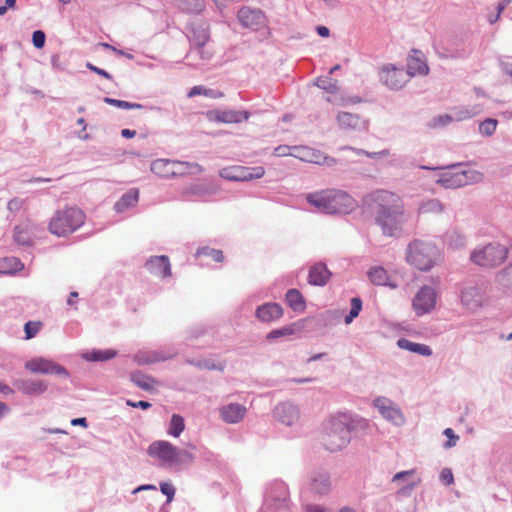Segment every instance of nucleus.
I'll return each mask as SVG.
<instances>
[{"label": "nucleus", "mask_w": 512, "mask_h": 512, "mask_svg": "<svg viewBox=\"0 0 512 512\" xmlns=\"http://www.w3.org/2000/svg\"><path fill=\"white\" fill-rule=\"evenodd\" d=\"M117 355V351L114 349L98 350V361H106L114 358Z\"/></svg>", "instance_id": "3c124183"}, {"label": "nucleus", "mask_w": 512, "mask_h": 512, "mask_svg": "<svg viewBox=\"0 0 512 512\" xmlns=\"http://www.w3.org/2000/svg\"><path fill=\"white\" fill-rule=\"evenodd\" d=\"M315 84L329 92H336L338 90L337 81H332L329 77H318Z\"/></svg>", "instance_id": "ea45409f"}, {"label": "nucleus", "mask_w": 512, "mask_h": 512, "mask_svg": "<svg viewBox=\"0 0 512 512\" xmlns=\"http://www.w3.org/2000/svg\"><path fill=\"white\" fill-rule=\"evenodd\" d=\"M453 121V117L450 115H440L436 118H434L430 124L431 127H441L445 126Z\"/></svg>", "instance_id": "de8ad7c7"}, {"label": "nucleus", "mask_w": 512, "mask_h": 512, "mask_svg": "<svg viewBox=\"0 0 512 512\" xmlns=\"http://www.w3.org/2000/svg\"><path fill=\"white\" fill-rule=\"evenodd\" d=\"M474 115H476L475 111H469L468 109L461 108V109H455L454 116H452V117H453V120L462 121L465 119H469V118L473 117Z\"/></svg>", "instance_id": "49530a36"}, {"label": "nucleus", "mask_w": 512, "mask_h": 512, "mask_svg": "<svg viewBox=\"0 0 512 512\" xmlns=\"http://www.w3.org/2000/svg\"><path fill=\"white\" fill-rule=\"evenodd\" d=\"M511 0H502L499 2L497 7V15L495 16V19H490V23H495L498 19L502 11L506 8L507 5H509Z\"/></svg>", "instance_id": "13d9d810"}, {"label": "nucleus", "mask_w": 512, "mask_h": 512, "mask_svg": "<svg viewBox=\"0 0 512 512\" xmlns=\"http://www.w3.org/2000/svg\"><path fill=\"white\" fill-rule=\"evenodd\" d=\"M307 512H325V509L317 505H308L306 508Z\"/></svg>", "instance_id": "338daca9"}, {"label": "nucleus", "mask_w": 512, "mask_h": 512, "mask_svg": "<svg viewBox=\"0 0 512 512\" xmlns=\"http://www.w3.org/2000/svg\"><path fill=\"white\" fill-rule=\"evenodd\" d=\"M161 492L167 496V502L170 503L175 495V488L172 484L162 483L160 485Z\"/></svg>", "instance_id": "8fccbe9b"}, {"label": "nucleus", "mask_w": 512, "mask_h": 512, "mask_svg": "<svg viewBox=\"0 0 512 512\" xmlns=\"http://www.w3.org/2000/svg\"><path fill=\"white\" fill-rule=\"evenodd\" d=\"M167 359V357L160 356L157 352L139 353L135 356V360L138 362V364L141 365L152 364L160 361H165Z\"/></svg>", "instance_id": "f704fd0d"}, {"label": "nucleus", "mask_w": 512, "mask_h": 512, "mask_svg": "<svg viewBox=\"0 0 512 512\" xmlns=\"http://www.w3.org/2000/svg\"><path fill=\"white\" fill-rule=\"evenodd\" d=\"M428 71L429 68L424 60V55L420 51L414 50L408 57L406 72L409 73L411 77L415 75H426Z\"/></svg>", "instance_id": "6ab92c4d"}, {"label": "nucleus", "mask_w": 512, "mask_h": 512, "mask_svg": "<svg viewBox=\"0 0 512 512\" xmlns=\"http://www.w3.org/2000/svg\"><path fill=\"white\" fill-rule=\"evenodd\" d=\"M205 116L210 122L237 124L246 121L250 115L247 111L214 109L207 111Z\"/></svg>", "instance_id": "1a4fd4ad"}, {"label": "nucleus", "mask_w": 512, "mask_h": 512, "mask_svg": "<svg viewBox=\"0 0 512 512\" xmlns=\"http://www.w3.org/2000/svg\"><path fill=\"white\" fill-rule=\"evenodd\" d=\"M317 33L321 37H328L329 36V29L326 26H318L317 27Z\"/></svg>", "instance_id": "0e129e2a"}, {"label": "nucleus", "mask_w": 512, "mask_h": 512, "mask_svg": "<svg viewBox=\"0 0 512 512\" xmlns=\"http://www.w3.org/2000/svg\"><path fill=\"white\" fill-rule=\"evenodd\" d=\"M362 309V301L360 298L355 297L351 300V310L349 315L345 317V322L349 324L354 318H356Z\"/></svg>", "instance_id": "79ce46f5"}, {"label": "nucleus", "mask_w": 512, "mask_h": 512, "mask_svg": "<svg viewBox=\"0 0 512 512\" xmlns=\"http://www.w3.org/2000/svg\"><path fill=\"white\" fill-rule=\"evenodd\" d=\"M367 275L369 280L375 285H386L396 288V285L389 282L387 271L382 267H372Z\"/></svg>", "instance_id": "c85d7f7f"}, {"label": "nucleus", "mask_w": 512, "mask_h": 512, "mask_svg": "<svg viewBox=\"0 0 512 512\" xmlns=\"http://www.w3.org/2000/svg\"><path fill=\"white\" fill-rule=\"evenodd\" d=\"M375 407L379 410L380 414L396 425L404 423V416L402 412L394 406L391 400L385 397H378L374 400Z\"/></svg>", "instance_id": "ddd939ff"}, {"label": "nucleus", "mask_w": 512, "mask_h": 512, "mask_svg": "<svg viewBox=\"0 0 512 512\" xmlns=\"http://www.w3.org/2000/svg\"><path fill=\"white\" fill-rule=\"evenodd\" d=\"M139 198V192L138 190H130L127 193H125L121 199L115 204V209L118 212H123L124 210L134 206Z\"/></svg>", "instance_id": "2f4dec72"}, {"label": "nucleus", "mask_w": 512, "mask_h": 512, "mask_svg": "<svg viewBox=\"0 0 512 512\" xmlns=\"http://www.w3.org/2000/svg\"><path fill=\"white\" fill-rule=\"evenodd\" d=\"M371 207L375 223L382 233L395 236L401 231L406 221L405 207L399 195L380 190L370 195Z\"/></svg>", "instance_id": "f257e3e1"}, {"label": "nucleus", "mask_w": 512, "mask_h": 512, "mask_svg": "<svg viewBox=\"0 0 512 512\" xmlns=\"http://www.w3.org/2000/svg\"><path fill=\"white\" fill-rule=\"evenodd\" d=\"M187 10L190 13H200L204 10V0H186Z\"/></svg>", "instance_id": "a18cd8bd"}, {"label": "nucleus", "mask_w": 512, "mask_h": 512, "mask_svg": "<svg viewBox=\"0 0 512 512\" xmlns=\"http://www.w3.org/2000/svg\"><path fill=\"white\" fill-rule=\"evenodd\" d=\"M307 203L316 210L328 214L350 213L357 207V202L348 193L337 189H326L305 196Z\"/></svg>", "instance_id": "f03ea898"}, {"label": "nucleus", "mask_w": 512, "mask_h": 512, "mask_svg": "<svg viewBox=\"0 0 512 512\" xmlns=\"http://www.w3.org/2000/svg\"><path fill=\"white\" fill-rule=\"evenodd\" d=\"M497 127V120L488 118L479 125V131L481 134L491 136Z\"/></svg>", "instance_id": "37998d69"}, {"label": "nucleus", "mask_w": 512, "mask_h": 512, "mask_svg": "<svg viewBox=\"0 0 512 512\" xmlns=\"http://www.w3.org/2000/svg\"><path fill=\"white\" fill-rule=\"evenodd\" d=\"M23 268L24 265L16 257H5L0 260V273L2 274H14Z\"/></svg>", "instance_id": "7c9ffc66"}, {"label": "nucleus", "mask_w": 512, "mask_h": 512, "mask_svg": "<svg viewBox=\"0 0 512 512\" xmlns=\"http://www.w3.org/2000/svg\"><path fill=\"white\" fill-rule=\"evenodd\" d=\"M436 304V293L431 287H423L413 300V308L417 315L431 311Z\"/></svg>", "instance_id": "9d476101"}, {"label": "nucleus", "mask_w": 512, "mask_h": 512, "mask_svg": "<svg viewBox=\"0 0 512 512\" xmlns=\"http://www.w3.org/2000/svg\"><path fill=\"white\" fill-rule=\"evenodd\" d=\"M15 385L19 391L28 395L41 394L47 389V385L42 381L18 380Z\"/></svg>", "instance_id": "393cba45"}, {"label": "nucleus", "mask_w": 512, "mask_h": 512, "mask_svg": "<svg viewBox=\"0 0 512 512\" xmlns=\"http://www.w3.org/2000/svg\"><path fill=\"white\" fill-rule=\"evenodd\" d=\"M351 417L337 414L331 417L324 427L323 444L327 450L335 452L344 448L350 441Z\"/></svg>", "instance_id": "7ed1b4c3"}, {"label": "nucleus", "mask_w": 512, "mask_h": 512, "mask_svg": "<svg viewBox=\"0 0 512 512\" xmlns=\"http://www.w3.org/2000/svg\"><path fill=\"white\" fill-rule=\"evenodd\" d=\"M131 381L138 386L140 389L145 391H151L155 386H158L160 382L152 376L146 375L140 371L133 372L130 376Z\"/></svg>", "instance_id": "bb28decb"}, {"label": "nucleus", "mask_w": 512, "mask_h": 512, "mask_svg": "<svg viewBox=\"0 0 512 512\" xmlns=\"http://www.w3.org/2000/svg\"><path fill=\"white\" fill-rule=\"evenodd\" d=\"M286 301L294 311L303 312L306 308L305 299L297 289H290L287 291Z\"/></svg>", "instance_id": "c756f323"}, {"label": "nucleus", "mask_w": 512, "mask_h": 512, "mask_svg": "<svg viewBox=\"0 0 512 512\" xmlns=\"http://www.w3.org/2000/svg\"><path fill=\"white\" fill-rule=\"evenodd\" d=\"M147 453L150 457L157 459L161 464L177 465L181 463H191L193 456L185 450H179L169 441L156 440L152 442Z\"/></svg>", "instance_id": "39448f33"}, {"label": "nucleus", "mask_w": 512, "mask_h": 512, "mask_svg": "<svg viewBox=\"0 0 512 512\" xmlns=\"http://www.w3.org/2000/svg\"><path fill=\"white\" fill-rule=\"evenodd\" d=\"M444 211L443 204L437 199L423 201L419 208L418 214L429 219L436 218Z\"/></svg>", "instance_id": "5701e85b"}, {"label": "nucleus", "mask_w": 512, "mask_h": 512, "mask_svg": "<svg viewBox=\"0 0 512 512\" xmlns=\"http://www.w3.org/2000/svg\"><path fill=\"white\" fill-rule=\"evenodd\" d=\"M246 414V408L238 403H230L220 409V416L226 423L235 424L240 422Z\"/></svg>", "instance_id": "aec40b11"}, {"label": "nucleus", "mask_w": 512, "mask_h": 512, "mask_svg": "<svg viewBox=\"0 0 512 512\" xmlns=\"http://www.w3.org/2000/svg\"><path fill=\"white\" fill-rule=\"evenodd\" d=\"M413 471H402V472H398L396 473L393 478H392V481L393 482H397L399 480H401V478H406L407 476H409L410 474H412Z\"/></svg>", "instance_id": "052dcab7"}, {"label": "nucleus", "mask_w": 512, "mask_h": 512, "mask_svg": "<svg viewBox=\"0 0 512 512\" xmlns=\"http://www.w3.org/2000/svg\"><path fill=\"white\" fill-rule=\"evenodd\" d=\"M483 295L475 287H469L462 291L461 301L469 310H476L483 304Z\"/></svg>", "instance_id": "4be33fe9"}, {"label": "nucleus", "mask_w": 512, "mask_h": 512, "mask_svg": "<svg viewBox=\"0 0 512 512\" xmlns=\"http://www.w3.org/2000/svg\"><path fill=\"white\" fill-rule=\"evenodd\" d=\"M0 392L5 395H8L13 393V389H11L8 385L0 383Z\"/></svg>", "instance_id": "774afa93"}, {"label": "nucleus", "mask_w": 512, "mask_h": 512, "mask_svg": "<svg viewBox=\"0 0 512 512\" xmlns=\"http://www.w3.org/2000/svg\"><path fill=\"white\" fill-rule=\"evenodd\" d=\"M440 480L445 485H451L454 482L452 471L448 468L443 469L440 474Z\"/></svg>", "instance_id": "603ef678"}, {"label": "nucleus", "mask_w": 512, "mask_h": 512, "mask_svg": "<svg viewBox=\"0 0 512 512\" xmlns=\"http://www.w3.org/2000/svg\"><path fill=\"white\" fill-rule=\"evenodd\" d=\"M126 404L130 407H133V408H141V409H148L151 407V403L150 402H147V401H143V400H140V401H132V400H127L126 401Z\"/></svg>", "instance_id": "6e6d98bb"}, {"label": "nucleus", "mask_w": 512, "mask_h": 512, "mask_svg": "<svg viewBox=\"0 0 512 512\" xmlns=\"http://www.w3.org/2000/svg\"><path fill=\"white\" fill-rule=\"evenodd\" d=\"M397 345L401 349L408 350L410 352L417 353L422 356L432 355V349L428 345L421 344V343H414L406 338H400L397 341Z\"/></svg>", "instance_id": "cd10ccee"}, {"label": "nucleus", "mask_w": 512, "mask_h": 512, "mask_svg": "<svg viewBox=\"0 0 512 512\" xmlns=\"http://www.w3.org/2000/svg\"><path fill=\"white\" fill-rule=\"evenodd\" d=\"M42 328V322L40 321H28L24 326L25 338L27 340L36 336V334Z\"/></svg>", "instance_id": "a19ab883"}, {"label": "nucleus", "mask_w": 512, "mask_h": 512, "mask_svg": "<svg viewBox=\"0 0 512 512\" xmlns=\"http://www.w3.org/2000/svg\"><path fill=\"white\" fill-rule=\"evenodd\" d=\"M185 429L184 418L178 414H173L170 420L167 433L175 438L179 437Z\"/></svg>", "instance_id": "473e14b6"}, {"label": "nucleus", "mask_w": 512, "mask_h": 512, "mask_svg": "<svg viewBox=\"0 0 512 512\" xmlns=\"http://www.w3.org/2000/svg\"><path fill=\"white\" fill-rule=\"evenodd\" d=\"M502 277L509 283L512 284V265L507 267L502 273Z\"/></svg>", "instance_id": "680f3d73"}, {"label": "nucleus", "mask_w": 512, "mask_h": 512, "mask_svg": "<svg viewBox=\"0 0 512 512\" xmlns=\"http://www.w3.org/2000/svg\"><path fill=\"white\" fill-rule=\"evenodd\" d=\"M337 121L341 128L344 129H358V128H366V122L360 119L359 116L348 113L341 112L337 116Z\"/></svg>", "instance_id": "a878e982"}, {"label": "nucleus", "mask_w": 512, "mask_h": 512, "mask_svg": "<svg viewBox=\"0 0 512 512\" xmlns=\"http://www.w3.org/2000/svg\"><path fill=\"white\" fill-rule=\"evenodd\" d=\"M381 78L386 86L391 89L398 90L408 82L410 76L409 73L402 68L387 66L383 68Z\"/></svg>", "instance_id": "9b49d317"}, {"label": "nucleus", "mask_w": 512, "mask_h": 512, "mask_svg": "<svg viewBox=\"0 0 512 512\" xmlns=\"http://www.w3.org/2000/svg\"><path fill=\"white\" fill-rule=\"evenodd\" d=\"M147 270L154 276L166 278L171 276L169 258L165 255L152 256L145 264Z\"/></svg>", "instance_id": "f3484780"}, {"label": "nucleus", "mask_w": 512, "mask_h": 512, "mask_svg": "<svg viewBox=\"0 0 512 512\" xmlns=\"http://www.w3.org/2000/svg\"><path fill=\"white\" fill-rule=\"evenodd\" d=\"M330 481L326 474H319L313 479L312 488L319 494H325L329 491Z\"/></svg>", "instance_id": "c9c22d12"}, {"label": "nucleus", "mask_w": 512, "mask_h": 512, "mask_svg": "<svg viewBox=\"0 0 512 512\" xmlns=\"http://www.w3.org/2000/svg\"><path fill=\"white\" fill-rule=\"evenodd\" d=\"M274 416L279 422L291 426L299 421L300 412L295 405L284 402L275 408Z\"/></svg>", "instance_id": "dca6fc26"}, {"label": "nucleus", "mask_w": 512, "mask_h": 512, "mask_svg": "<svg viewBox=\"0 0 512 512\" xmlns=\"http://www.w3.org/2000/svg\"><path fill=\"white\" fill-rule=\"evenodd\" d=\"M196 255L197 256L204 255V256L210 257L215 262H223V260H224V255L221 250L213 249V248H209V247H203V248L199 249L197 251Z\"/></svg>", "instance_id": "e433bc0d"}, {"label": "nucleus", "mask_w": 512, "mask_h": 512, "mask_svg": "<svg viewBox=\"0 0 512 512\" xmlns=\"http://www.w3.org/2000/svg\"><path fill=\"white\" fill-rule=\"evenodd\" d=\"M237 18L243 27L255 30L259 29L265 23V15L263 12L250 7H242L237 13Z\"/></svg>", "instance_id": "4468645a"}, {"label": "nucleus", "mask_w": 512, "mask_h": 512, "mask_svg": "<svg viewBox=\"0 0 512 512\" xmlns=\"http://www.w3.org/2000/svg\"><path fill=\"white\" fill-rule=\"evenodd\" d=\"M289 154L308 163L326 166H334L336 164V159L326 156L321 151L307 146H293L292 152Z\"/></svg>", "instance_id": "6e6552de"}, {"label": "nucleus", "mask_w": 512, "mask_h": 512, "mask_svg": "<svg viewBox=\"0 0 512 512\" xmlns=\"http://www.w3.org/2000/svg\"><path fill=\"white\" fill-rule=\"evenodd\" d=\"M26 369L33 373H42V374H57L66 375L67 372L64 367H62L59 364H56L52 361L43 359V358H36L28 361L25 364Z\"/></svg>", "instance_id": "2eb2a0df"}, {"label": "nucleus", "mask_w": 512, "mask_h": 512, "mask_svg": "<svg viewBox=\"0 0 512 512\" xmlns=\"http://www.w3.org/2000/svg\"><path fill=\"white\" fill-rule=\"evenodd\" d=\"M151 171L159 177H175L182 174L183 163L168 159H157L152 162Z\"/></svg>", "instance_id": "f8f14e48"}, {"label": "nucleus", "mask_w": 512, "mask_h": 512, "mask_svg": "<svg viewBox=\"0 0 512 512\" xmlns=\"http://www.w3.org/2000/svg\"><path fill=\"white\" fill-rule=\"evenodd\" d=\"M211 95V93L207 90H205L202 86H195L193 87L190 92L188 93V96L189 97H193V96H196V95Z\"/></svg>", "instance_id": "4d7b16f0"}, {"label": "nucleus", "mask_w": 512, "mask_h": 512, "mask_svg": "<svg viewBox=\"0 0 512 512\" xmlns=\"http://www.w3.org/2000/svg\"><path fill=\"white\" fill-rule=\"evenodd\" d=\"M104 101L106 103L112 104L123 109H141L143 107L141 104L138 103H130L127 101L116 100L108 97L104 98Z\"/></svg>", "instance_id": "c03bdc74"}, {"label": "nucleus", "mask_w": 512, "mask_h": 512, "mask_svg": "<svg viewBox=\"0 0 512 512\" xmlns=\"http://www.w3.org/2000/svg\"><path fill=\"white\" fill-rule=\"evenodd\" d=\"M468 173L465 171L446 172L439 182L447 188L460 187L468 184Z\"/></svg>", "instance_id": "b1692460"}, {"label": "nucleus", "mask_w": 512, "mask_h": 512, "mask_svg": "<svg viewBox=\"0 0 512 512\" xmlns=\"http://www.w3.org/2000/svg\"><path fill=\"white\" fill-rule=\"evenodd\" d=\"M444 435L448 437V442L446 443V447L451 448L456 445L459 437L454 434V431L451 428H446L444 430Z\"/></svg>", "instance_id": "5fc2aeb1"}, {"label": "nucleus", "mask_w": 512, "mask_h": 512, "mask_svg": "<svg viewBox=\"0 0 512 512\" xmlns=\"http://www.w3.org/2000/svg\"><path fill=\"white\" fill-rule=\"evenodd\" d=\"M209 32L205 29L194 31L193 36L191 38L192 44L197 48H203L206 43L209 41Z\"/></svg>", "instance_id": "4c0bfd02"}, {"label": "nucleus", "mask_w": 512, "mask_h": 512, "mask_svg": "<svg viewBox=\"0 0 512 512\" xmlns=\"http://www.w3.org/2000/svg\"><path fill=\"white\" fill-rule=\"evenodd\" d=\"M331 276L332 273L324 263H316L309 270L308 283L314 286H324Z\"/></svg>", "instance_id": "a211bd4d"}, {"label": "nucleus", "mask_w": 512, "mask_h": 512, "mask_svg": "<svg viewBox=\"0 0 512 512\" xmlns=\"http://www.w3.org/2000/svg\"><path fill=\"white\" fill-rule=\"evenodd\" d=\"M439 256L437 247L423 240L412 241L407 249V262L420 271L430 270Z\"/></svg>", "instance_id": "20e7f679"}, {"label": "nucleus", "mask_w": 512, "mask_h": 512, "mask_svg": "<svg viewBox=\"0 0 512 512\" xmlns=\"http://www.w3.org/2000/svg\"><path fill=\"white\" fill-rule=\"evenodd\" d=\"M121 135L124 138H133L136 135V131L135 130H130V129H123L121 131Z\"/></svg>", "instance_id": "69168bd1"}, {"label": "nucleus", "mask_w": 512, "mask_h": 512, "mask_svg": "<svg viewBox=\"0 0 512 512\" xmlns=\"http://www.w3.org/2000/svg\"><path fill=\"white\" fill-rule=\"evenodd\" d=\"M227 179L235 181H250L248 167H237L225 176Z\"/></svg>", "instance_id": "58836bf2"}, {"label": "nucleus", "mask_w": 512, "mask_h": 512, "mask_svg": "<svg viewBox=\"0 0 512 512\" xmlns=\"http://www.w3.org/2000/svg\"><path fill=\"white\" fill-rule=\"evenodd\" d=\"M23 201L18 198H14L8 202V209L10 211H18L22 207Z\"/></svg>", "instance_id": "bf43d9fd"}, {"label": "nucleus", "mask_w": 512, "mask_h": 512, "mask_svg": "<svg viewBox=\"0 0 512 512\" xmlns=\"http://www.w3.org/2000/svg\"><path fill=\"white\" fill-rule=\"evenodd\" d=\"M287 150H292V147L279 146L275 149L278 156L290 155V152H287Z\"/></svg>", "instance_id": "e2e57ef3"}, {"label": "nucleus", "mask_w": 512, "mask_h": 512, "mask_svg": "<svg viewBox=\"0 0 512 512\" xmlns=\"http://www.w3.org/2000/svg\"><path fill=\"white\" fill-rule=\"evenodd\" d=\"M507 252L505 246L489 244L481 249L474 250L471 254V260L482 267H494L504 262Z\"/></svg>", "instance_id": "0eeeda50"}, {"label": "nucleus", "mask_w": 512, "mask_h": 512, "mask_svg": "<svg viewBox=\"0 0 512 512\" xmlns=\"http://www.w3.org/2000/svg\"><path fill=\"white\" fill-rule=\"evenodd\" d=\"M300 329L301 326L298 323H293L281 329L272 330L267 334V339H276L284 336L293 335Z\"/></svg>", "instance_id": "72a5a7b5"}, {"label": "nucleus", "mask_w": 512, "mask_h": 512, "mask_svg": "<svg viewBox=\"0 0 512 512\" xmlns=\"http://www.w3.org/2000/svg\"><path fill=\"white\" fill-rule=\"evenodd\" d=\"M85 216L83 212L76 208L70 207L62 211H58L49 223V230L57 236H65L72 233L84 223Z\"/></svg>", "instance_id": "423d86ee"}, {"label": "nucleus", "mask_w": 512, "mask_h": 512, "mask_svg": "<svg viewBox=\"0 0 512 512\" xmlns=\"http://www.w3.org/2000/svg\"><path fill=\"white\" fill-rule=\"evenodd\" d=\"M248 172H249L250 180L259 179L264 176L265 169L261 166H257V167L248 168Z\"/></svg>", "instance_id": "864d4df0"}, {"label": "nucleus", "mask_w": 512, "mask_h": 512, "mask_svg": "<svg viewBox=\"0 0 512 512\" xmlns=\"http://www.w3.org/2000/svg\"><path fill=\"white\" fill-rule=\"evenodd\" d=\"M45 39H46V36L43 31L37 30V31L33 32L32 41H33V45L36 48H39V49L42 48L45 44Z\"/></svg>", "instance_id": "09e8293b"}, {"label": "nucleus", "mask_w": 512, "mask_h": 512, "mask_svg": "<svg viewBox=\"0 0 512 512\" xmlns=\"http://www.w3.org/2000/svg\"><path fill=\"white\" fill-rule=\"evenodd\" d=\"M283 315L282 307L277 303H266L256 310V316L263 322H271Z\"/></svg>", "instance_id": "412c9836"}]
</instances>
